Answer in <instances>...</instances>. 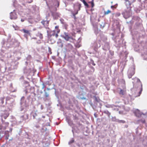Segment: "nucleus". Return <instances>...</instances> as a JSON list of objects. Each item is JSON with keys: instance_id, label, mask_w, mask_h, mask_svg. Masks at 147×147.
<instances>
[{"instance_id": "2f4dec72", "label": "nucleus", "mask_w": 147, "mask_h": 147, "mask_svg": "<svg viewBox=\"0 0 147 147\" xmlns=\"http://www.w3.org/2000/svg\"><path fill=\"white\" fill-rule=\"evenodd\" d=\"M55 42V40H53V43H54Z\"/></svg>"}, {"instance_id": "1a4fd4ad", "label": "nucleus", "mask_w": 147, "mask_h": 147, "mask_svg": "<svg viewBox=\"0 0 147 147\" xmlns=\"http://www.w3.org/2000/svg\"><path fill=\"white\" fill-rule=\"evenodd\" d=\"M137 82L138 83H139L141 85V89L140 92L139 93L138 95V96H139L141 94L142 90V84L140 80L138 78H137Z\"/></svg>"}, {"instance_id": "6ab92c4d", "label": "nucleus", "mask_w": 147, "mask_h": 147, "mask_svg": "<svg viewBox=\"0 0 147 147\" xmlns=\"http://www.w3.org/2000/svg\"><path fill=\"white\" fill-rule=\"evenodd\" d=\"M55 6H57V7H59V1H56L55 2Z\"/></svg>"}, {"instance_id": "c9c22d12", "label": "nucleus", "mask_w": 147, "mask_h": 147, "mask_svg": "<svg viewBox=\"0 0 147 147\" xmlns=\"http://www.w3.org/2000/svg\"><path fill=\"white\" fill-rule=\"evenodd\" d=\"M92 65H95V64H94V63H93V64H92Z\"/></svg>"}, {"instance_id": "4468645a", "label": "nucleus", "mask_w": 147, "mask_h": 147, "mask_svg": "<svg viewBox=\"0 0 147 147\" xmlns=\"http://www.w3.org/2000/svg\"><path fill=\"white\" fill-rule=\"evenodd\" d=\"M120 89V90L119 92V94L120 95H124L126 91L125 89H124L123 90H122L121 89Z\"/></svg>"}, {"instance_id": "58836bf2", "label": "nucleus", "mask_w": 147, "mask_h": 147, "mask_svg": "<svg viewBox=\"0 0 147 147\" xmlns=\"http://www.w3.org/2000/svg\"><path fill=\"white\" fill-rule=\"evenodd\" d=\"M78 146H80V145H79V144L78 145Z\"/></svg>"}, {"instance_id": "ea45409f", "label": "nucleus", "mask_w": 147, "mask_h": 147, "mask_svg": "<svg viewBox=\"0 0 147 147\" xmlns=\"http://www.w3.org/2000/svg\"><path fill=\"white\" fill-rule=\"evenodd\" d=\"M4 125V124H3V125Z\"/></svg>"}, {"instance_id": "c85d7f7f", "label": "nucleus", "mask_w": 147, "mask_h": 147, "mask_svg": "<svg viewBox=\"0 0 147 147\" xmlns=\"http://www.w3.org/2000/svg\"><path fill=\"white\" fill-rule=\"evenodd\" d=\"M3 99H4L3 98H2L1 99V100H2V103H3Z\"/></svg>"}, {"instance_id": "7ed1b4c3", "label": "nucleus", "mask_w": 147, "mask_h": 147, "mask_svg": "<svg viewBox=\"0 0 147 147\" xmlns=\"http://www.w3.org/2000/svg\"><path fill=\"white\" fill-rule=\"evenodd\" d=\"M77 9L75 11L76 12L75 13H73V15H76L78 14V11L80 9V8L81 7V5L80 3H77L75 5Z\"/></svg>"}, {"instance_id": "7c9ffc66", "label": "nucleus", "mask_w": 147, "mask_h": 147, "mask_svg": "<svg viewBox=\"0 0 147 147\" xmlns=\"http://www.w3.org/2000/svg\"><path fill=\"white\" fill-rule=\"evenodd\" d=\"M21 21L22 22H23L24 21V20L23 19H21Z\"/></svg>"}, {"instance_id": "e433bc0d", "label": "nucleus", "mask_w": 147, "mask_h": 147, "mask_svg": "<svg viewBox=\"0 0 147 147\" xmlns=\"http://www.w3.org/2000/svg\"><path fill=\"white\" fill-rule=\"evenodd\" d=\"M8 124H9V123H7V125H8Z\"/></svg>"}, {"instance_id": "423d86ee", "label": "nucleus", "mask_w": 147, "mask_h": 147, "mask_svg": "<svg viewBox=\"0 0 147 147\" xmlns=\"http://www.w3.org/2000/svg\"><path fill=\"white\" fill-rule=\"evenodd\" d=\"M134 113L136 117H140L142 114L138 109L135 110L134 111Z\"/></svg>"}, {"instance_id": "9b49d317", "label": "nucleus", "mask_w": 147, "mask_h": 147, "mask_svg": "<svg viewBox=\"0 0 147 147\" xmlns=\"http://www.w3.org/2000/svg\"><path fill=\"white\" fill-rule=\"evenodd\" d=\"M41 23L46 27H47L49 26V22L47 20H43L41 21Z\"/></svg>"}, {"instance_id": "a211bd4d", "label": "nucleus", "mask_w": 147, "mask_h": 147, "mask_svg": "<svg viewBox=\"0 0 147 147\" xmlns=\"http://www.w3.org/2000/svg\"><path fill=\"white\" fill-rule=\"evenodd\" d=\"M74 140L73 138H72L69 142L68 144H71L74 143Z\"/></svg>"}, {"instance_id": "9d476101", "label": "nucleus", "mask_w": 147, "mask_h": 147, "mask_svg": "<svg viewBox=\"0 0 147 147\" xmlns=\"http://www.w3.org/2000/svg\"><path fill=\"white\" fill-rule=\"evenodd\" d=\"M135 71L134 70H131L129 71L128 74V77L129 78H131L132 76L134 75Z\"/></svg>"}, {"instance_id": "20e7f679", "label": "nucleus", "mask_w": 147, "mask_h": 147, "mask_svg": "<svg viewBox=\"0 0 147 147\" xmlns=\"http://www.w3.org/2000/svg\"><path fill=\"white\" fill-rule=\"evenodd\" d=\"M56 34V31L55 30H53L50 31L48 34V36L49 39H50V40H51V37L52 36H55Z\"/></svg>"}, {"instance_id": "dca6fc26", "label": "nucleus", "mask_w": 147, "mask_h": 147, "mask_svg": "<svg viewBox=\"0 0 147 147\" xmlns=\"http://www.w3.org/2000/svg\"><path fill=\"white\" fill-rule=\"evenodd\" d=\"M81 1H82L85 6H86L87 7H89V5L86 2L85 0H81Z\"/></svg>"}, {"instance_id": "f704fd0d", "label": "nucleus", "mask_w": 147, "mask_h": 147, "mask_svg": "<svg viewBox=\"0 0 147 147\" xmlns=\"http://www.w3.org/2000/svg\"><path fill=\"white\" fill-rule=\"evenodd\" d=\"M6 139H8V138L7 137H6Z\"/></svg>"}, {"instance_id": "f8f14e48", "label": "nucleus", "mask_w": 147, "mask_h": 147, "mask_svg": "<svg viewBox=\"0 0 147 147\" xmlns=\"http://www.w3.org/2000/svg\"><path fill=\"white\" fill-rule=\"evenodd\" d=\"M55 30L56 31V35H55V37L56 38H57L58 36V34L60 32V30L59 28V26H56L55 27Z\"/></svg>"}, {"instance_id": "5701e85b", "label": "nucleus", "mask_w": 147, "mask_h": 147, "mask_svg": "<svg viewBox=\"0 0 147 147\" xmlns=\"http://www.w3.org/2000/svg\"><path fill=\"white\" fill-rule=\"evenodd\" d=\"M98 42L99 45V47H100V44L101 43V41L100 40H99L98 41Z\"/></svg>"}, {"instance_id": "ddd939ff", "label": "nucleus", "mask_w": 147, "mask_h": 147, "mask_svg": "<svg viewBox=\"0 0 147 147\" xmlns=\"http://www.w3.org/2000/svg\"><path fill=\"white\" fill-rule=\"evenodd\" d=\"M67 50L69 51L71 50L73 48V46L70 44H68L66 46Z\"/></svg>"}, {"instance_id": "f03ea898", "label": "nucleus", "mask_w": 147, "mask_h": 147, "mask_svg": "<svg viewBox=\"0 0 147 147\" xmlns=\"http://www.w3.org/2000/svg\"><path fill=\"white\" fill-rule=\"evenodd\" d=\"M9 113L7 110H5L3 111L1 115V117L2 118H4L5 119H6L9 116Z\"/></svg>"}, {"instance_id": "aec40b11", "label": "nucleus", "mask_w": 147, "mask_h": 147, "mask_svg": "<svg viewBox=\"0 0 147 147\" xmlns=\"http://www.w3.org/2000/svg\"><path fill=\"white\" fill-rule=\"evenodd\" d=\"M89 3H91L92 7H93L94 5L93 0L91 2H89Z\"/></svg>"}, {"instance_id": "0eeeda50", "label": "nucleus", "mask_w": 147, "mask_h": 147, "mask_svg": "<svg viewBox=\"0 0 147 147\" xmlns=\"http://www.w3.org/2000/svg\"><path fill=\"white\" fill-rule=\"evenodd\" d=\"M17 18L16 13L14 12H11L10 13V18L11 20H15Z\"/></svg>"}, {"instance_id": "39448f33", "label": "nucleus", "mask_w": 147, "mask_h": 147, "mask_svg": "<svg viewBox=\"0 0 147 147\" xmlns=\"http://www.w3.org/2000/svg\"><path fill=\"white\" fill-rule=\"evenodd\" d=\"M21 31L25 33L24 36L27 38L28 36L30 35V31L29 30H28L25 29H23L21 30Z\"/></svg>"}, {"instance_id": "6e6552de", "label": "nucleus", "mask_w": 147, "mask_h": 147, "mask_svg": "<svg viewBox=\"0 0 147 147\" xmlns=\"http://www.w3.org/2000/svg\"><path fill=\"white\" fill-rule=\"evenodd\" d=\"M64 38L66 41L69 40L70 39L73 40L72 38L71 37L69 36L67 33H65Z\"/></svg>"}, {"instance_id": "4be33fe9", "label": "nucleus", "mask_w": 147, "mask_h": 147, "mask_svg": "<svg viewBox=\"0 0 147 147\" xmlns=\"http://www.w3.org/2000/svg\"><path fill=\"white\" fill-rule=\"evenodd\" d=\"M118 122L119 123H125V121H124L123 120H119L118 121Z\"/></svg>"}, {"instance_id": "bb28decb", "label": "nucleus", "mask_w": 147, "mask_h": 147, "mask_svg": "<svg viewBox=\"0 0 147 147\" xmlns=\"http://www.w3.org/2000/svg\"><path fill=\"white\" fill-rule=\"evenodd\" d=\"M114 7H115V6L112 5L111 6V8H112V9H113Z\"/></svg>"}, {"instance_id": "393cba45", "label": "nucleus", "mask_w": 147, "mask_h": 147, "mask_svg": "<svg viewBox=\"0 0 147 147\" xmlns=\"http://www.w3.org/2000/svg\"><path fill=\"white\" fill-rule=\"evenodd\" d=\"M6 127H3V126H2V127H1V129H6Z\"/></svg>"}, {"instance_id": "c756f323", "label": "nucleus", "mask_w": 147, "mask_h": 147, "mask_svg": "<svg viewBox=\"0 0 147 147\" xmlns=\"http://www.w3.org/2000/svg\"><path fill=\"white\" fill-rule=\"evenodd\" d=\"M41 109H43V106H42V105H41Z\"/></svg>"}, {"instance_id": "a878e982", "label": "nucleus", "mask_w": 147, "mask_h": 147, "mask_svg": "<svg viewBox=\"0 0 147 147\" xmlns=\"http://www.w3.org/2000/svg\"><path fill=\"white\" fill-rule=\"evenodd\" d=\"M73 17H74V19L75 20H76V15H73Z\"/></svg>"}, {"instance_id": "473e14b6", "label": "nucleus", "mask_w": 147, "mask_h": 147, "mask_svg": "<svg viewBox=\"0 0 147 147\" xmlns=\"http://www.w3.org/2000/svg\"><path fill=\"white\" fill-rule=\"evenodd\" d=\"M28 9L29 11L30 12V9Z\"/></svg>"}, {"instance_id": "4c0bfd02", "label": "nucleus", "mask_w": 147, "mask_h": 147, "mask_svg": "<svg viewBox=\"0 0 147 147\" xmlns=\"http://www.w3.org/2000/svg\"><path fill=\"white\" fill-rule=\"evenodd\" d=\"M32 1H31L30 2H29V3H30Z\"/></svg>"}, {"instance_id": "cd10ccee", "label": "nucleus", "mask_w": 147, "mask_h": 147, "mask_svg": "<svg viewBox=\"0 0 147 147\" xmlns=\"http://www.w3.org/2000/svg\"><path fill=\"white\" fill-rule=\"evenodd\" d=\"M26 117H27L26 119H28V114H27L26 115Z\"/></svg>"}, {"instance_id": "2eb2a0df", "label": "nucleus", "mask_w": 147, "mask_h": 147, "mask_svg": "<svg viewBox=\"0 0 147 147\" xmlns=\"http://www.w3.org/2000/svg\"><path fill=\"white\" fill-rule=\"evenodd\" d=\"M31 114H32L33 119H34L35 117L37 116V114L34 111H32Z\"/></svg>"}, {"instance_id": "f3484780", "label": "nucleus", "mask_w": 147, "mask_h": 147, "mask_svg": "<svg viewBox=\"0 0 147 147\" xmlns=\"http://www.w3.org/2000/svg\"><path fill=\"white\" fill-rule=\"evenodd\" d=\"M111 11L109 10H108L107 11H104V15H106L109 13H111Z\"/></svg>"}, {"instance_id": "f257e3e1", "label": "nucleus", "mask_w": 147, "mask_h": 147, "mask_svg": "<svg viewBox=\"0 0 147 147\" xmlns=\"http://www.w3.org/2000/svg\"><path fill=\"white\" fill-rule=\"evenodd\" d=\"M36 37H33L31 38L32 42H35L37 44H39L41 43V40L43 38L42 34L39 32L36 34Z\"/></svg>"}, {"instance_id": "412c9836", "label": "nucleus", "mask_w": 147, "mask_h": 147, "mask_svg": "<svg viewBox=\"0 0 147 147\" xmlns=\"http://www.w3.org/2000/svg\"><path fill=\"white\" fill-rule=\"evenodd\" d=\"M139 121H140L143 123H145V119H141L138 120Z\"/></svg>"}, {"instance_id": "b1692460", "label": "nucleus", "mask_w": 147, "mask_h": 147, "mask_svg": "<svg viewBox=\"0 0 147 147\" xmlns=\"http://www.w3.org/2000/svg\"><path fill=\"white\" fill-rule=\"evenodd\" d=\"M45 94L46 97H48L49 96V94L47 92L45 93Z\"/></svg>"}, {"instance_id": "72a5a7b5", "label": "nucleus", "mask_w": 147, "mask_h": 147, "mask_svg": "<svg viewBox=\"0 0 147 147\" xmlns=\"http://www.w3.org/2000/svg\"><path fill=\"white\" fill-rule=\"evenodd\" d=\"M91 11H92L93 10H94V9H91Z\"/></svg>"}]
</instances>
